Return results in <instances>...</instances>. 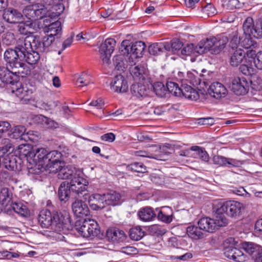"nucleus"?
I'll return each instance as SVG.
<instances>
[{
  "label": "nucleus",
  "instance_id": "1",
  "mask_svg": "<svg viewBox=\"0 0 262 262\" xmlns=\"http://www.w3.org/2000/svg\"><path fill=\"white\" fill-rule=\"evenodd\" d=\"M68 219V217L66 219L60 213H51L47 209L40 211L38 217V222L42 227L49 228L51 226L52 229L57 232L69 228Z\"/></svg>",
  "mask_w": 262,
  "mask_h": 262
},
{
  "label": "nucleus",
  "instance_id": "2",
  "mask_svg": "<svg viewBox=\"0 0 262 262\" xmlns=\"http://www.w3.org/2000/svg\"><path fill=\"white\" fill-rule=\"evenodd\" d=\"M243 29L246 36V38L244 40V42H247L246 44L244 43L245 48L248 49L254 46L251 37L253 36L257 39L262 38V24L256 23L254 25L252 17H248L246 19L243 25Z\"/></svg>",
  "mask_w": 262,
  "mask_h": 262
},
{
  "label": "nucleus",
  "instance_id": "3",
  "mask_svg": "<svg viewBox=\"0 0 262 262\" xmlns=\"http://www.w3.org/2000/svg\"><path fill=\"white\" fill-rule=\"evenodd\" d=\"M23 41L20 39L15 49H8L4 53L5 60L12 69H19L23 67L22 58L24 57L22 51L26 49L23 46Z\"/></svg>",
  "mask_w": 262,
  "mask_h": 262
},
{
  "label": "nucleus",
  "instance_id": "4",
  "mask_svg": "<svg viewBox=\"0 0 262 262\" xmlns=\"http://www.w3.org/2000/svg\"><path fill=\"white\" fill-rule=\"evenodd\" d=\"M145 45L143 41H137L131 43L128 40H123L121 45L120 50L124 55L130 54V57L140 58L143 55Z\"/></svg>",
  "mask_w": 262,
  "mask_h": 262
},
{
  "label": "nucleus",
  "instance_id": "5",
  "mask_svg": "<svg viewBox=\"0 0 262 262\" xmlns=\"http://www.w3.org/2000/svg\"><path fill=\"white\" fill-rule=\"evenodd\" d=\"M235 243L233 238L227 239L224 243V253L226 257L237 262H243L246 256L243 252L235 247Z\"/></svg>",
  "mask_w": 262,
  "mask_h": 262
},
{
  "label": "nucleus",
  "instance_id": "6",
  "mask_svg": "<svg viewBox=\"0 0 262 262\" xmlns=\"http://www.w3.org/2000/svg\"><path fill=\"white\" fill-rule=\"evenodd\" d=\"M12 93L19 98L22 104H27L32 101V91L26 84L23 85L19 81L15 82L10 87Z\"/></svg>",
  "mask_w": 262,
  "mask_h": 262
},
{
  "label": "nucleus",
  "instance_id": "7",
  "mask_svg": "<svg viewBox=\"0 0 262 262\" xmlns=\"http://www.w3.org/2000/svg\"><path fill=\"white\" fill-rule=\"evenodd\" d=\"M244 209L243 204L236 201H228L222 204L216 209L217 213H224L231 217L238 216Z\"/></svg>",
  "mask_w": 262,
  "mask_h": 262
},
{
  "label": "nucleus",
  "instance_id": "8",
  "mask_svg": "<svg viewBox=\"0 0 262 262\" xmlns=\"http://www.w3.org/2000/svg\"><path fill=\"white\" fill-rule=\"evenodd\" d=\"M82 172L81 173L76 174L73 179L67 182L72 192L76 195L82 194L83 192L87 190V186L89 182L87 180L82 177Z\"/></svg>",
  "mask_w": 262,
  "mask_h": 262
},
{
  "label": "nucleus",
  "instance_id": "9",
  "mask_svg": "<svg viewBox=\"0 0 262 262\" xmlns=\"http://www.w3.org/2000/svg\"><path fill=\"white\" fill-rule=\"evenodd\" d=\"M115 46L116 41L112 38L106 39L100 46L99 52L104 64L108 66L111 63L110 57L115 49Z\"/></svg>",
  "mask_w": 262,
  "mask_h": 262
},
{
  "label": "nucleus",
  "instance_id": "10",
  "mask_svg": "<svg viewBox=\"0 0 262 262\" xmlns=\"http://www.w3.org/2000/svg\"><path fill=\"white\" fill-rule=\"evenodd\" d=\"M48 151L45 148H41L36 149L34 156V160L37 162L34 167H31L29 172L38 174L42 171V168L47 163V158Z\"/></svg>",
  "mask_w": 262,
  "mask_h": 262
},
{
  "label": "nucleus",
  "instance_id": "11",
  "mask_svg": "<svg viewBox=\"0 0 262 262\" xmlns=\"http://www.w3.org/2000/svg\"><path fill=\"white\" fill-rule=\"evenodd\" d=\"M23 41V46L27 50H30L32 48L37 52L41 53H47L50 51L49 49L46 48L43 46L42 40H40L39 37L36 36H27L22 39Z\"/></svg>",
  "mask_w": 262,
  "mask_h": 262
},
{
  "label": "nucleus",
  "instance_id": "12",
  "mask_svg": "<svg viewBox=\"0 0 262 262\" xmlns=\"http://www.w3.org/2000/svg\"><path fill=\"white\" fill-rule=\"evenodd\" d=\"M231 89L237 95H245L249 90V84L245 78L236 77L232 81Z\"/></svg>",
  "mask_w": 262,
  "mask_h": 262
},
{
  "label": "nucleus",
  "instance_id": "13",
  "mask_svg": "<svg viewBox=\"0 0 262 262\" xmlns=\"http://www.w3.org/2000/svg\"><path fill=\"white\" fill-rule=\"evenodd\" d=\"M111 89L116 93H125L128 90V86L125 78L120 74L117 75L112 80Z\"/></svg>",
  "mask_w": 262,
  "mask_h": 262
},
{
  "label": "nucleus",
  "instance_id": "14",
  "mask_svg": "<svg viewBox=\"0 0 262 262\" xmlns=\"http://www.w3.org/2000/svg\"><path fill=\"white\" fill-rule=\"evenodd\" d=\"M208 93L216 99L224 98L227 94V90L221 83L216 82L212 83L208 90Z\"/></svg>",
  "mask_w": 262,
  "mask_h": 262
},
{
  "label": "nucleus",
  "instance_id": "15",
  "mask_svg": "<svg viewBox=\"0 0 262 262\" xmlns=\"http://www.w3.org/2000/svg\"><path fill=\"white\" fill-rule=\"evenodd\" d=\"M3 18L7 22L11 24L20 23L22 20L21 13L13 8H9L4 11Z\"/></svg>",
  "mask_w": 262,
  "mask_h": 262
},
{
  "label": "nucleus",
  "instance_id": "16",
  "mask_svg": "<svg viewBox=\"0 0 262 262\" xmlns=\"http://www.w3.org/2000/svg\"><path fill=\"white\" fill-rule=\"evenodd\" d=\"M0 80L4 84H9L10 89L13 84L19 81L13 72H10L7 68L4 66H0Z\"/></svg>",
  "mask_w": 262,
  "mask_h": 262
},
{
  "label": "nucleus",
  "instance_id": "17",
  "mask_svg": "<svg viewBox=\"0 0 262 262\" xmlns=\"http://www.w3.org/2000/svg\"><path fill=\"white\" fill-rule=\"evenodd\" d=\"M72 210L78 217H82L89 214V209L85 203L80 200H76L72 204Z\"/></svg>",
  "mask_w": 262,
  "mask_h": 262
},
{
  "label": "nucleus",
  "instance_id": "18",
  "mask_svg": "<svg viewBox=\"0 0 262 262\" xmlns=\"http://www.w3.org/2000/svg\"><path fill=\"white\" fill-rule=\"evenodd\" d=\"M106 237L111 242H119L123 241L126 238V234L122 230L117 228H109L106 231Z\"/></svg>",
  "mask_w": 262,
  "mask_h": 262
},
{
  "label": "nucleus",
  "instance_id": "19",
  "mask_svg": "<svg viewBox=\"0 0 262 262\" xmlns=\"http://www.w3.org/2000/svg\"><path fill=\"white\" fill-rule=\"evenodd\" d=\"M215 41V37L207 38L201 40L197 46H195V50L197 54H202L210 50L213 51V43Z\"/></svg>",
  "mask_w": 262,
  "mask_h": 262
},
{
  "label": "nucleus",
  "instance_id": "20",
  "mask_svg": "<svg viewBox=\"0 0 262 262\" xmlns=\"http://www.w3.org/2000/svg\"><path fill=\"white\" fill-rule=\"evenodd\" d=\"M230 56L229 62L233 67H237L243 61L246 57V52L243 49L239 48L235 51H230Z\"/></svg>",
  "mask_w": 262,
  "mask_h": 262
},
{
  "label": "nucleus",
  "instance_id": "21",
  "mask_svg": "<svg viewBox=\"0 0 262 262\" xmlns=\"http://www.w3.org/2000/svg\"><path fill=\"white\" fill-rule=\"evenodd\" d=\"M88 202L90 207L94 210H101L105 207L103 194H94L90 196Z\"/></svg>",
  "mask_w": 262,
  "mask_h": 262
},
{
  "label": "nucleus",
  "instance_id": "22",
  "mask_svg": "<svg viewBox=\"0 0 262 262\" xmlns=\"http://www.w3.org/2000/svg\"><path fill=\"white\" fill-rule=\"evenodd\" d=\"M78 173H81L80 169L71 166L63 167L59 169L58 177L59 179H67L70 181Z\"/></svg>",
  "mask_w": 262,
  "mask_h": 262
},
{
  "label": "nucleus",
  "instance_id": "23",
  "mask_svg": "<svg viewBox=\"0 0 262 262\" xmlns=\"http://www.w3.org/2000/svg\"><path fill=\"white\" fill-rule=\"evenodd\" d=\"M199 228L208 232H213L215 230V224L214 219L209 217H203L198 222Z\"/></svg>",
  "mask_w": 262,
  "mask_h": 262
},
{
  "label": "nucleus",
  "instance_id": "24",
  "mask_svg": "<svg viewBox=\"0 0 262 262\" xmlns=\"http://www.w3.org/2000/svg\"><path fill=\"white\" fill-rule=\"evenodd\" d=\"M132 94L137 98H142L148 95L149 90L145 85L135 83L130 87Z\"/></svg>",
  "mask_w": 262,
  "mask_h": 262
},
{
  "label": "nucleus",
  "instance_id": "25",
  "mask_svg": "<svg viewBox=\"0 0 262 262\" xmlns=\"http://www.w3.org/2000/svg\"><path fill=\"white\" fill-rule=\"evenodd\" d=\"M103 195L105 205L116 206L121 204V195L119 193L111 191Z\"/></svg>",
  "mask_w": 262,
  "mask_h": 262
},
{
  "label": "nucleus",
  "instance_id": "26",
  "mask_svg": "<svg viewBox=\"0 0 262 262\" xmlns=\"http://www.w3.org/2000/svg\"><path fill=\"white\" fill-rule=\"evenodd\" d=\"M25 51H23L24 57L22 58V61L25 60L29 64H36L40 59V55L37 52H35L32 48L28 50L25 48Z\"/></svg>",
  "mask_w": 262,
  "mask_h": 262
},
{
  "label": "nucleus",
  "instance_id": "27",
  "mask_svg": "<svg viewBox=\"0 0 262 262\" xmlns=\"http://www.w3.org/2000/svg\"><path fill=\"white\" fill-rule=\"evenodd\" d=\"M26 128L22 125H18L14 127L12 133V137L15 139H20L21 140L28 141L32 139L29 136V133H26Z\"/></svg>",
  "mask_w": 262,
  "mask_h": 262
},
{
  "label": "nucleus",
  "instance_id": "28",
  "mask_svg": "<svg viewBox=\"0 0 262 262\" xmlns=\"http://www.w3.org/2000/svg\"><path fill=\"white\" fill-rule=\"evenodd\" d=\"M71 192V190L67 182H62L58 190L59 199L60 201L66 203L69 200Z\"/></svg>",
  "mask_w": 262,
  "mask_h": 262
},
{
  "label": "nucleus",
  "instance_id": "29",
  "mask_svg": "<svg viewBox=\"0 0 262 262\" xmlns=\"http://www.w3.org/2000/svg\"><path fill=\"white\" fill-rule=\"evenodd\" d=\"M140 219L144 222H149L154 220L156 217V214L153 209L149 207H146L140 209L138 213Z\"/></svg>",
  "mask_w": 262,
  "mask_h": 262
},
{
  "label": "nucleus",
  "instance_id": "30",
  "mask_svg": "<svg viewBox=\"0 0 262 262\" xmlns=\"http://www.w3.org/2000/svg\"><path fill=\"white\" fill-rule=\"evenodd\" d=\"M44 31L47 33H50L48 35L50 36H56L57 38H59L61 36V23L59 21H54L48 26V28L44 29Z\"/></svg>",
  "mask_w": 262,
  "mask_h": 262
},
{
  "label": "nucleus",
  "instance_id": "31",
  "mask_svg": "<svg viewBox=\"0 0 262 262\" xmlns=\"http://www.w3.org/2000/svg\"><path fill=\"white\" fill-rule=\"evenodd\" d=\"M171 209L170 207H162L158 213V219L165 223H170L172 221Z\"/></svg>",
  "mask_w": 262,
  "mask_h": 262
},
{
  "label": "nucleus",
  "instance_id": "32",
  "mask_svg": "<svg viewBox=\"0 0 262 262\" xmlns=\"http://www.w3.org/2000/svg\"><path fill=\"white\" fill-rule=\"evenodd\" d=\"M181 96L191 100H196L199 98L198 93L190 86L186 85L182 88Z\"/></svg>",
  "mask_w": 262,
  "mask_h": 262
},
{
  "label": "nucleus",
  "instance_id": "33",
  "mask_svg": "<svg viewBox=\"0 0 262 262\" xmlns=\"http://www.w3.org/2000/svg\"><path fill=\"white\" fill-rule=\"evenodd\" d=\"M4 166L7 169L12 171L18 170L19 169L18 165L16 161V159L14 156L4 158L3 161Z\"/></svg>",
  "mask_w": 262,
  "mask_h": 262
},
{
  "label": "nucleus",
  "instance_id": "34",
  "mask_svg": "<svg viewBox=\"0 0 262 262\" xmlns=\"http://www.w3.org/2000/svg\"><path fill=\"white\" fill-rule=\"evenodd\" d=\"M228 41L226 36H223L221 37H215V41L213 43V52L214 54L219 53L225 47Z\"/></svg>",
  "mask_w": 262,
  "mask_h": 262
},
{
  "label": "nucleus",
  "instance_id": "35",
  "mask_svg": "<svg viewBox=\"0 0 262 262\" xmlns=\"http://www.w3.org/2000/svg\"><path fill=\"white\" fill-rule=\"evenodd\" d=\"M12 199V194L9 189L4 187L0 191V203L4 206H8L10 204Z\"/></svg>",
  "mask_w": 262,
  "mask_h": 262
},
{
  "label": "nucleus",
  "instance_id": "36",
  "mask_svg": "<svg viewBox=\"0 0 262 262\" xmlns=\"http://www.w3.org/2000/svg\"><path fill=\"white\" fill-rule=\"evenodd\" d=\"M199 227L189 226L187 228V233L189 237L193 239H199L203 238V233Z\"/></svg>",
  "mask_w": 262,
  "mask_h": 262
},
{
  "label": "nucleus",
  "instance_id": "37",
  "mask_svg": "<svg viewBox=\"0 0 262 262\" xmlns=\"http://www.w3.org/2000/svg\"><path fill=\"white\" fill-rule=\"evenodd\" d=\"M242 248L250 255H256L259 253L260 247L253 243L244 242Z\"/></svg>",
  "mask_w": 262,
  "mask_h": 262
},
{
  "label": "nucleus",
  "instance_id": "38",
  "mask_svg": "<svg viewBox=\"0 0 262 262\" xmlns=\"http://www.w3.org/2000/svg\"><path fill=\"white\" fill-rule=\"evenodd\" d=\"M34 8L36 10H35L36 20L43 18L51 13L44 5L40 3L34 4Z\"/></svg>",
  "mask_w": 262,
  "mask_h": 262
},
{
  "label": "nucleus",
  "instance_id": "39",
  "mask_svg": "<svg viewBox=\"0 0 262 262\" xmlns=\"http://www.w3.org/2000/svg\"><path fill=\"white\" fill-rule=\"evenodd\" d=\"M190 150L196 152L195 154L199 156L200 159L204 162H208L209 160V156L205 148L199 146H192Z\"/></svg>",
  "mask_w": 262,
  "mask_h": 262
},
{
  "label": "nucleus",
  "instance_id": "40",
  "mask_svg": "<svg viewBox=\"0 0 262 262\" xmlns=\"http://www.w3.org/2000/svg\"><path fill=\"white\" fill-rule=\"evenodd\" d=\"M166 91H168L175 96H181L182 95V88H179L176 82L168 81L166 83Z\"/></svg>",
  "mask_w": 262,
  "mask_h": 262
},
{
  "label": "nucleus",
  "instance_id": "41",
  "mask_svg": "<svg viewBox=\"0 0 262 262\" xmlns=\"http://www.w3.org/2000/svg\"><path fill=\"white\" fill-rule=\"evenodd\" d=\"M144 236V232L141 228L137 226L132 228L129 231L130 238L134 241H139Z\"/></svg>",
  "mask_w": 262,
  "mask_h": 262
},
{
  "label": "nucleus",
  "instance_id": "42",
  "mask_svg": "<svg viewBox=\"0 0 262 262\" xmlns=\"http://www.w3.org/2000/svg\"><path fill=\"white\" fill-rule=\"evenodd\" d=\"M89 222V228L90 230V236H96L99 234L100 231L98 223L94 220L89 219L88 220Z\"/></svg>",
  "mask_w": 262,
  "mask_h": 262
},
{
  "label": "nucleus",
  "instance_id": "43",
  "mask_svg": "<svg viewBox=\"0 0 262 262\" xmlns=\"http://www.w3.org/2000/svg\"><path fill=\"white\" fill-rule=\"evenodd\" d=\"M91 81V76L86 73H82L77 78L76 85L78 86L88 85Z\"/></svg>",
  "mask_w": 262,
  "mask_h": 262
},
{
  "label": "nucleus",
  "instance_id": "44",
  "mask_svg": "<svg viewBox=\"0 0 262 262\" xmlns=\"http://www.w3.org/2000/svg\"><path fill=\"white\" fill-rule=\"evenodd\" d=\"M34 5L27 6L24 10L23 13L27 18L34 21L36 20Z\"/></svg>",
  "mask_w": 262,
  "mask_h": 262
},
{
  "label": "nucleus",
  "instance_id": "45",
  "mask_svg": "<svg viewBox=\"0 0 262 262\" xmlns=\"http://www.w3.org/2000/svg\"><path fill=\"white\" fill-rule=\"evenodd\" d=\"M224 213H217L216 212V216L214 222L215 224L216 229L219 227H223L226 226L228 223V220L223 214Z\"/></svg>",
  "mask_w": 262,
  "mask_h": 262
},
{
  "label": "nucleus",
  "instance_id": "46",
  "mask_svg": "<svg viewBox=\"0 0 262 262\" xmlns=\"http://www.w3.org/2000/svg\"><path fill=\"white\" fill-rule=\"evenodd\" d=\"M80 227L77 228L78 232L81 234V235L84 237H90V230L89 228V222L88 220H84V221L82 222L81 225L79 224Z\"/></svg>",
  "mask_w": 262,
  "mask_h": 262
},
{
  "label": "nucleus",
  "instance_id": "47",
  "mask_svg": "<svg viewBox=\"0 0 262 262\" xmlns=\"http://www.w3.org/2000/svg\"><path fill=\"white\" fill-rule=\"evenodd\" d=\"M154 91L157 96L161 97L165 96L166 89L164 85L162 82H156L152 86Z\"/></svg>",
  "mask_w": 262,
  "mask_h": 262
},
{
  "label": "nucleus",
  "instance_id": "48",
  "mask_svg": "<svg viewBox=\"0 0 262 262\" xmlns=\"http://www.w3.org/2000/svg\"><path fill=\"white\" fill-rule=\"evenodd\" d=\"M128 168L132 171L144 173L146 172V167L141 162H135L128 165Z\"/></svg>",
  "mask_w": 262,
  "mask_h": 262
},
{
  "label": "nucleus",
  "instance_id": "49",
  "mask_svg": "<svg viewBox=\"0 0 262 262\" xmlns=\"http://www.w3.org/2000/svg\"><path fill=\"white\" fill-rule=\"evenodd\" d=\"M44 167H47L50 170V172L53 173H59V169L63 168L60 160L55 162L47 163Z\"/></svg>",
  "mask_w": 262,
  "mask_h": 262
},
{
  "label": "nucleus",
  "instance_id": "50",
  "mask_svg": "<svg viewBox=\"0 0 262 262\" xmlns=\"http://www.w3.org/2000/svg\"><path fill=\"white\" fill-rule=\"evenodd\" d=\"M2 41L3 43L7 46L14 44L15 42L14 34L9 32L5 33L2 36Z\"/></svg>",
  "mask_w": 262,
  "mask_h": 262
},
{
  "label": "nucleus",
  "instance_id": "51",
  "mask_svg": "<svg viewBox=\"0 0 262 262\" xmlns=\"http://www.w3.org/2000/svg\"><path fill=\"white\" fill-rule=\"evenodd\" d=\"M47 155L46 159H47V163H48L59 161L61 158V153L57 150L48 152Z\"/></svg>",
  "mask_w": 262,
  "mask_h": 262
},
{
  "label": "nucleus",
  "instance_id": "52",
  "mask_svg": "<svg viewBox=\"0 0 262 262\" xmlns=\"http://www.w3.org/2000/svg\"><path fill=\"white\" fill-rule=\"evenodd\" d=\"M113 62L116 69L118 71L123 70L125 68L123 57L122 55H117L113 58Z\"/></svg>",
  "mask_w": 262,
  "mask_h": 262
},
{
  "label": "nucleus",
  "instance_id": "53",
  "mask_svg": "<svg viewBox=\"0 0 262 262\" xmlns=\"http://www.w3.org/2000/svg\"><path fill=\"white\" fill-rule=\"evenodd\" d=\"M181 54L184 55H195L196 54L195 46L192 43L187 44L181 50Z\"/></svg>",
  "mask_w": 262,
  "mask_h": 262
},
{
  "label": "nucleus",
  "instance_id": "54",
  "mask_svg": "<svg viewBox=\"0 0 262 262\" xmlns=\"http://www.w3.org/2000/svg\"><path fill=\"white\" fill-rule=\"evenodd\" d=\"M12 208L15 212L21 215L25 216L27 214V209L26 206H23L21 204L13 203L12 204Z\"/></svg>",
  "mask_w": 262,
  "mask_h": 262
},
{
  "label": "nucleus",
  "instance_id": "55",
  "mask_svg": "<svg viewBox=\"0 0 262 262\" xmlns=\"http://www.w3.org/2000/svg\"><path fill=\"white\" fill-rule=\"evenodd\" d=\"M160 43H154L148 47V51L150 54L157 55L162 52Z\"/></svg>",
  "mask_w": 262,
  "mask_h": 262
},
{
  "label": "nucleus",
  "instance_id": "56",
  "mask_svg": "<svg viewBox=\"0 0 262 262\" xmlns=\"http://www.w3.org/2000/svg\"><path fill=\"white\" fill-rule=\"evenodd\" d=\"M239 41L240 37L238 36L236 33H235L231 37L229 44V47L232 51H235L236 49H239L237 48V47L239 43Z\"/></svg>",
  "mask_w": 262,
  "mask_h": 262
},
{
  "label": "nucleus",
  "instance_id": "57",
  "mask_svg": "<svg viewBox=\"0 0 262 262\" xmlns=\"http://www.w3.org/2000/svg\"><path fill=\"white\" fill-rule=\"evenodd\" d=\"M61 2H58L52 7L51 11L52 13L54 14V17H58L64 10V6L61 3Z\"/></svg>",
  "mask_w": 262,
  "mask_h": 262
},
{
  "label": "nucleus",
  "instance_id": "58",
  "mask_svg": "<svg viewBox=\"0 0 262 262\" xmlns=\"http://www.w3.org/2000/svg\"><path fill=\"white\" fill-rule=\"evenodd\" d=\"M17 150L20 156L27 157L30 156L31 147L28 144H21L18 146Z\"/></svg>",
  "mask_w": 262,
  "mask_h": 262
},
{
  "label": "nucleus",
  "instance_id": "59",
  "mask_svg": "<svg viewBox=\"0 0 262 262\" xmlns=\"http://www.w3.org/2000/svg\"><path fill=\"white\" fill-rule=\"evenodd\" d=\"M130 72L135 76H139L144 73L145 68L141 64H138L130 68Z\"/></svg>",
  "mask_w": 262,
  "mask_h": 262
},
{
  "label": "nucleus",
  "instance_id": "60",
  "mask_svg": "<svg viewBox=\"0 0 262 262\" xmlns=\"http://www.w3.org/2000/svg\"><path fill=\"white\" fill-rule=\"evenodd\" d=\"M213 163L219 166H227V158L215 155L212 158Z\"/></svg>",
  "mask_w": 262,
  "mask_h": 262
},
{
  "label": "nucleus",
  "instance_id": "61",
  "mask_svg": "<svg viewBox=\"0 0 262 262\" xmlns=\"http://www.w3.org/2000/svg\"><path fill=\"white\" fill-rule=\"evenodd\" d=\"M203 13L206 14L208 16L214 15L216 13V10L214 7L211 4H207L202 9Z\"/></svg>",
  "mask_w": 262,
  "mask_h": 262
},
{
  "label": "nucleus",
  "instance_id": "62",
  "mask_svg": "<svg viewBox=\"0 0 262 262\" xmlns=\"http://www.w3.org/2000/svg\"><path fill=\"white\" fill-rule=\"evenodd\" d=\"M239 70L245 75H251L254 72L253 68L249 64H243L239 67Z\"/></svg>",
  "mask_w": 262,
  "mask_h": 262
},
{
  "label": "nucleus",
  "instance_id": "63",
  "mask_svg": "<svg viewBox=\"0 0 262 262\" xmlns=\"http://www.w3.org/2000/svg\"><path fill=\"white\" fill-rule=\"evenodd\" d=\"M171 47H172V52L175 53L176 51H178L182 48L183 44L179 39L173 38L171 41Z\"/></svg>",
  "mask_w": 262,
  "mask_h": 262
},
{
  "label": "nucleus",
  "instance_id": "64",
  "mask_svg": "<svg viewBox=\"0 0 262 262\" xmlns=\"http://www.w3.org/2000/svg\"><path fill=\"white\" fill-rule=\"evenodd\" d=\"M254 63L258 69H262V51L256 54V58L254 59Z\"/></svg>",
  "mask_w": 262,
  "mask_h": 262
}]
</instances>
